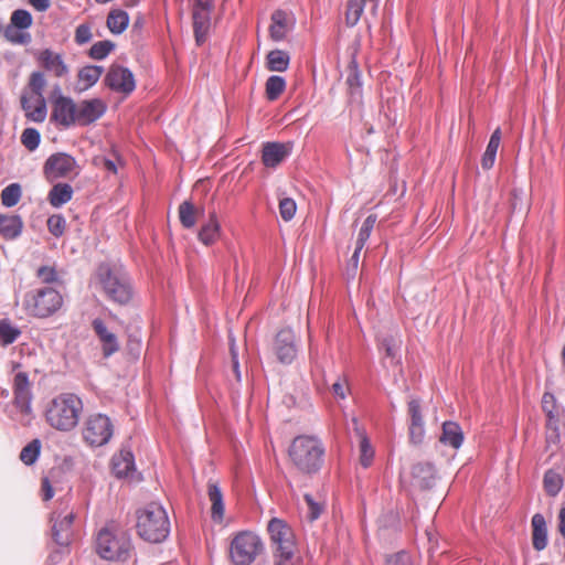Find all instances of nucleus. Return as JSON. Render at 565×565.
Returning <instances> with one entry per match:
<instances>
[{
    "instance_id": "412c9836",
    "label": "nucleus",
    "mask_w": 565,
    "mask_h": 565,
    "mask_svg": "<svg viewBox=\"0 0 565 565\" xmlns=\"http://www.w3.org/2000/svg\"><path fill=\"white\" fill-rule=\"evenodd\" d=\"M40 64L56 77H63L68 73V67L64 63L63 57L58 53H54L50 49L43 50L39 55Z\"/></svg>"
},
{
    "instance_id": "e2e57ef3",
    "label": "nucleus",
    "mask_w": 565,
    "mask_h": 565,
    "mask_svg": "<svg viewBox=\"0 0 565 565\" xmlns=\"http://www.w3.org/2000/svg\"><path fill=\"white\" fill-rule=\"evenodd\" d=\"M425 436V425H409V438L414 444H420Z\"/></svg>"
},
{
    "instance_id": "a211bd4d",
    "label": "nucleus",
    "mask_w": 565,
    "mask_h": 565,
    "mask_svg": "<svg viewBox=\"0 0 565 565\" xmlns=\"http://www.w3.org/2000/svg\"><path fill=\"white\" fill-rule=\"evenodd\" d=\"M291 152V146L281 142H265L263 145L262 161L267 168H276Z\"/></svg>"
},
{
    "instance_id": "58836bf2",
    "label": "nucleus",
    "mask_w": 565,
    "mask_h": 565,
    "mask_svg": "<svg viewBox=\"0 0 565 565\" xmlns=\"http://www.w3.org/2000/svg\"><path fill=\"white\" fill-rule=\"evenodd\" d=\"M366 0H348L345 12V24L353 28L358 24L364 11Z\"/></svg>"
},
{
    "instance_id": "bb28decb",
    "label": "nucleus",
    "mask_w": 565,
    "mask_h": 565,
    "mask_svg": "<svg viewBox=\"0 0 565 565\" xmlns=\"http://www.w3.org/2000/svg\"><path fill=\"white\" fill-rule=\"evenodd\" d=\"M46 85V79L42 72H33L30 76L29 86L32 90L30 96H36L40 99V105L35 109L34 114L35 118L40 117L41 114H45V98L43 96V90Z\"/></svg>"
},
{
    "instance_id": "603ef678",
    "label": "nucleus",
    "mask_w": 565,
    "mask_h": 565,
    "mask_svg": "<svg viewBox=\"0 0 565 565\" xmlns=\"http://www.w3.org/2000/svg\"><path fill=\"white\" fill-rule=\"evenodd\" d=\"M557 422V418L546 419V444L548 449H552L553 446H557L559 443Z\"/></svg>"
},
{
    "instance_id": "f704fd0d",
    "label": "nucleus",
    "mask_w": 565,
    "mask_h": 565,
    "mask_svg": "<svg viewBox=\"0 0 565 565\" xmlns=\"http://www.w3.org/2000/svg\"><path fill=\"white\" fill-rule=\"evenodd\" d=\"M287 13L282 10H277L271 15L270 36L274 41H281L287 33Z\"/></svg>"
},
{
    "instance_id": "6e6d98bb",
    "label": "nucleus",
    "mask_w": 565,
    "mask_h": 565,
    "mask_svg": "<svg viewBox=\"0 0 565 565\" xmlns=\"http://www.w3.org/2000/svg\"><path fill=\"white\" fill-rule=\"evenodd\" d=\"M36 276L44 284H52L58 280L55 268L51 266H41L36 271Z\"/></svg>"
},
{
    "instance_id": "8fccbe9b",
    "label": "nucleus",
    "mask_w": 565,
    "mask_h": 565,
    "mask_svg": "<svg viewBox=\"0 0 565 565\" xmlns=\"http://www.w3.org/2000/svg\"><path fill=\"white\" fill-rule=\"evenodd\" d=\"M3 35L13 44H29L31 42L30 33H23L20 29L10 25L6 28Z\"/></svg>"
},
{
    "instance_id": "a18cd8bd",
    "label": "nucleus",
    "mask_w": 565,
    "mask_h": 565,
    "mask_svg": "<svg viewBox=\"0 0 565 565\" xmlns=\"http://www.w3.org/2000/svg\"><path fill=\"white\" fill-rule=\"evenodd\" d=\"M33 19L31 13L24 9H17L12 12L10 19V26H14L20 30L29 29L32 25Z\"/></svg>"
},
{
    "instance_id": "4468645a",
    "label": "nucleus",
    "mask_w": 565,
    "mask_h": 565,
    "mask_svg": "<svg viewBox=\"0 0 565 565\" xmlns=\"http://www.w3.org/2000/svg\"><path fill=\"white\" fill-rule=\"evenodd\" d=\"M107 110L106 103L100 98L84 99L77 104L76 124L88 126L97 121Z\"/></svg>"
},
{
    "instance_id": "f257e3e1",
    "label": "nucleus",
    "mask_w": 565,
    "mask_h": 565,
    "mask_svg": "<svg viewBox=\"0 0 565 565\" xmlns=\"http://www.w3.org/2000/svg\"><path fill=\"white\" fill-rule=\"evenodd\" d=\"M84 405L79 396L73 393H62L55 396L46 406L45 420L55 430L68 433L79 422Z\"/></svg>"
},
{
    "instance_id": "3c124183",
    "label": "nucleus",
    "mask_w": 565,
    "mask_h": 565,
    "mask_svg": "<svg viewBox=\"0 0 565 565\" xmlns=\"http://www.w3.org/2000/svg\"><path fill=\"white\" fill-rule=\"evenodd\" d=\"M66 221L62 214H53L47 218V230L54 237H61L65 231Z\"/></svg>"
},
{
    "instance_id": "338daca9",
    "label": "nucleus",
    "mask_w": 565,
    "mask_h": 565,
    "mask_svg": "<svg viewBox=\"0 0 565 565\" xmlns=\"http://www.w3.org/2000/svg\"><path fill=\"white\" fill-rule=\"evenodd\" d=\"M42 492H43V500L44 501H49L53 498L54 495V491H53V488L49 481L47 478H44L42 480Z\"/></svg>"
},
{
    "instance_id": "0e129e2a",
    "label": "nucleus",
    "mask_w": 565,
    "mask_h": 565,
    "mask_svg": "<svg viewBox=\"0 0 565 565\" xmlns=\"http://www.w3.org/2000/svg\"><path fill=\"white\" fill-rule=\"evenodd\" d=\"M382 349H384L387 358L395 359L397 356V347L392 338L383 339Z\"/></svg>"
},
{
    "instance_id": "cd10ccee",
    "label": "nucleus",
    "mask_w": 565,
    "mask_h": 565,
    "mask_svg": "<svg viewBox=\"0 0 565 565\" xmlns=\"http://www.w3.org/2000/svg\"><path fill=\"white\" fill-rule=\"evenodd\" d=\"M221 233V226L216 218L215 212H212L210 214V220L202 225L200 232H199V239L204 245H211L213 244L220 236Z\"/></svg>"
},
{
    "instance_id": "473e14b6",
    "label": "nucleus",
    "mask_w": 565,
    "mask_h": 565,
    "mask_svg": "<svg viewBox=\"0 0 565 565\" xmlns=\"http://www.w3.org/2000/svg\"><path fill=\"white\" fill-rule=\"evenodd\" d=\"M266 66L271 72H285L290 63V56L286 51L273 50L266 56Z\"/></svg>"
},
{
    "instance_id": "72a5a7b5",
    "label": "nucleus",
    "mask_w": 565,
    "mask_h": 565,
    "mask_svg": "<svg viewBox=\"0 0 565 565\" xmlns=\"http://www.w3.org/2000/svg\"><path fill=\"white\" fill-rule=\"evenodd\" d=\"M21 335V330L9 318L0 319V344L8 347Z\"/></svg>"
},
{
    "instance_id": "774afa93",
    "label": "nucleus",
    "mask_w": 565,
    "mask_h": 565,
    "mask_svg": "<svg viewBox=\"0 0 565 565\" xmlns=\"http://www.w3.org/2000/svg\"><path fill=\"white\" fill-rule=\"evenodd\" d=\"M351 429L355 433L359 440H361L362 437H367L364 428L360 425L356 417H352L351 419Z\"/></svg>"
},
{
    "instance_id": "ea45409f",
    "label": "nucleus",
    "mask_w": 565,
    "mask_h": 565,
    "mask_svg": "<svg viewBox=\"0 0 565 565\" xmlns=\"http://www.w3.org/2000/svg\"><path fill=\"white\" fill-rule=\"evenodd\" d=\"M286 81L282 76L271 75L267 78L265 84L266 97L268 100H276L285 90Z\"/></svg>"
},
{
    "instance_id": "052dcab7",
    "label": "nucleus",
    "mask_w": 565,
    "mask_h": 565,
    "mask_svg": "<svg viewBox=\"0 0 565 565\" xmlns=\"http://www.w3.org/2000/svg\"><path fill=\"white\" fill-rule=\"evenodd\" d=\"M92 40V31L90 28L86 24H79L75 31V41L77 44L82 45Z\"/></svg>"
},
{
    "instance_id": "393cba45",
    "label": "nucleus",
    "mask_w": 565,
    "mask_h": 565,
    "mask_svg": "<svg viewBox=\"0 0 565 565\" xmlns=\"http://www.w3.org/2000/svg\"><path fill=\"white\" fill-rule=\"evenodd\" d=\"M23 222L19 215H0V234L6 239H14L22 233Z\"/></svg>"
},
{
    "instance_id": "49530a36",
    "label": "nucleus",
    "mask_w": 565,
    "mask_h": 565,
    "mask_svg": "<svg viewBox=\"0 0 565 565\" xmlns=\"http://www.w3.org/2000/svg\"><path fill=\"white\" fill-rule=\"evenodd\" d=\"M376 215L370 214L363 222L359 234L356 238V244H359V248H363L367 239L370 238V235L372 233V230L376 223Z\"/></svg>"
},
{
    "instance_id": "f8f14e48",
    "label": "nucleus",
    "mask_w": 565,
    "mask_h": 565,
    "mask_svg": "<svg viewBox=\"0 0 565 565\" xmlns=\"http://www.w3.org/2000/svg\"><path fill=\"white\" fill-rule=\"evenodd\" d=\"M104 82L111 90L124 93L126 95L132 93L136 88L132 72L129 68L117 64L109 67Z\"/></svg>"
},
{
    "instance_id": "7ed1b4c3",
    "label": "nucleus",
    "mask_w": 565,
    "mask_h": 565,
    "mask_svg": "<svg viewBox=\"0 0 565 565\" xmlns=\"http://www.w3.org/2000/svg\"><path fill=\"white\" fill-rule=\"evenodd\" d=\"M324 447L315 436H298L289 448L294 465L308 475L316 473L323 463Z\"/></svg>"
},
{
    "instance_id": "6ab92c4d",
    "label": "nucleus",
    "mask_w": 565,
    "mask_h": 565,
    "mask_svg": "<svg viewBox=\"0 0 565 565\" xmlns=\"http://www.w3.org/2000/svg\"><path fill=\"white\" fill-rule=\"evenodd\" d=\"M93 329L102 342V351L105 358H109L119 350V343L115 333L108 330L105 322L97 318L93 320Z\"/></svg>"
},
{
    "instance_id": "4c0bfd02",
    "label": "nucleus",
    "mask_w": 565,
    "mask_h": 565,
    "mask_svg": "<svg viewBox=\"0 0 565 565\" xmlns=\"http://www.w3.org/2000/svg\"><path fill=\"white\" fill-rule=\"evenodd\" d=\"M113 471L119 477H127L129 471L134 468V457L131 452L120 454L119 457L115 456L111 460Z\"/></svg>"
},
{
    "instance_id": "c9c22d12",
    "label": "nucleus",
    "mask_w": 565,
    "mask_h": 565,
    "mask_svg": "<svg viewBox=\"0 0 565 565\" xmlns=\"http://www.w3.org/2000/svg\"><path fill=\"white\" fill-rule=\"evenodd\" d=\"M40 105V99L36 96H29L26 94H22L21 96V107L25 113V117L34 122H43L47 115V107L45 106V114H41L40 117L35 118L34 111Z\"/></svg>"
},
{
    "instance_id": "de8ad7c7",
    "label": "nucleus",
    "mask_w": 565,
    "mask_h": 565,
    "mask_svg": "<svg viewBox=\"0 0 565 565\" xmlns=\"http://www.w3.org/2000/svg\"><path fill=\"white\" fill-rule=\"evenodd\" d=\"M359 450L361 466L364 468L370 467L374 457V449L367 437H362V439L359 440Z\"/></svg>"
},
{
    "instance_id": "2eb2a0df",
    "label": "nucleus",
    "mask_w": 565,
    "mask_h": 565,
    "mask_svg": "<svg viewBox=\"0 0 565 565\" xmlns=\"http://www.w3.org/2000/svg\"><path fill=\"white\" fill-rule=\"evenodd\" d=\"M52 537L54 542L60 546H67L72 539V524L74 521L73 512L65 514L61 512L52 513Z\"/></svg>"
},
{
    "instance_id": "2f4dec72",
    "label": "nucleus",
    "mask_w": 565,
    "mask_h": 565,
    "mask_svg": "<svg viewBox=\"0 0 565 565\" xmlns=\"http://www.w3.org/2000/svg\"><path fill=\"white\" fill-rule=\"evenodd\" d=\"M73 189L67 183H57L53 185L49 193V201L52 206L61 207L72 200Z\"/></svg>"
},
{
    "instance_id": "dca6fc26",
    "label": "nucleus",
    "mask_w": 565,
    "mask_h": 565,
    "mask_svg": "<svg viewBox=\"0 0 565 565\" xmlns=\"http://www.w3.org/2000/svg\"><path fill=\"white\" fill-rule=\"evenodd\" d=\"M277 359L284 364H290L297 355L296 337L291 329H281L274 345Z\"/></svg>"
},
{
    "instance_id": "ddd939ff",
    "label": "nucleus",
    "mask_w": 565,
    "mask_h": 565,
    "mask_svg": "<svg viewBox=\"0 0 565 565\" xmlns=\"http://www.w3.org/2000/svg\"><path fill=\"white\" fill-rule=\"evenodd\" d=\"M76 113L77 104L71 97L58 95L53 102L51 118L64 128H70L76 124Z\"/></svg>"
},
{
    "instance_id": "79ce46f5",
    "label": "nucleus",
    "mask_w": 565,
    "mask_h": 565,
    "mask_svg": "<svg viewBox=\"0 0 565 565\" xmlns=\"http://www.w3.org/2000/svg\"><path fill=\"white\" fill-rule=\"evenodd\" d=\"M41 452V441L40 439H33L28 445H25L21 452H20V459L23 463L26 466L33 465Z\"/></svg>"
},
{
    "instance_id": "f03ea898",
    "label": "nucleus",
    "mask_w": 565,
    "mask_h": 565,
    "mask_svg": "<svg viewBox=\"0 0 565 565\" xmlns=\"http://www.w3.org/2000/svg\"><path fill=\"white\" fill-rule=\"evenodd\" d=\"M137 533L149 543H161L170 533L167 511L157 502H151L137 511Z\"/></svg>"
},
{
    "instance_id": "0eeeda50",
    "label": "nucleus",
    "mask_w": 565,
    "mask_h": 565,
    "mask_svg": "<svg viewBox=\"0 0 565 565\" xmlns=\"http://www.w3.org/2000/svg\"><path fill=\"white\" fill-rule=\"evenodd\" d=\"M263 550L264 544L257 534L242 531L231 542L230 556L235 565H250Z\"/></svg>"
},
{
    "instance_id": "c756f323",
    "label": "nucleus",
    "mask_w": 565,
    "mask_h": 565,
    "mask_svg": "<svg viewBox=\"0 0 565 565\" xmlns=\"http://www.w3.org/2000/svg\"><path fill=\"white\" fill-rule=\"evenodd\" d=\"M500 141H501V131H500V128H497L492 132L490 140L488 142V146L486 148V151L481 159V166L484 170H489L493 167L495 157H497V151L500 146Z\"/></svg>"
},
{
    "instance_id": "423d86ee",
    "label": "nucleus",
    "mask_w": 565,
    "mask_h": 565,
    "mask_svg": "<svg viewBox=\"0 0 565 565\" xmlns=\"http://www.w3.org/2000/svg\"><path fill=\"white\" fill-rule=\"evenodd\" d=\"M63 303L61 294L52 287H43L29 291L24 296L28 312L38 318H46L55 313Z\"/></svg>"
},
{
    "instance_id": "9d476101",
    "label": "nucleus",
    "mask_w": 565,
    "mask_h": 565,
    "mask_svg": "<svg viewBox=\"0 0 565 565\" xmlns=\"http://www.w3.org/2000/svg\"><path fill=\"white\" fill-rule=\"evenodd\" d=\"M13 404L18 413L23 417H31L33 394L26 372H17L12 383Z\"/></svg>"
},
{
    "instance_id": "f3484780",
    "label": "nucleus",
    "mask_w": 565,
    "mask_h": 565,
    "mask_svg": "<svg viewBox=\"0 0 565 565\" xmlns=\"http://www.w3.org/2000/svg\"><path fill=\"white\" fill-rule=\"evenodd\" d=\"M345 84L350 103L361 105L363 99V81L355 56H352L348 65Z\"/></svg>"
},
{
    "instance_id": "e433bc0d",
    "label": "nucleus",
    "mask_w": 565,
    "mask_h": 565,
    "mask_svg": "<svg viewBox=\"0 0 565 565\" xmlns=\"http://www.w3.org/2000/svg\"><path fill=\"white\" fill-rule=\"evenodd\" d=\"M544 489L548 495L555 497L561 491L564 479L561 472L555 469H548L544 475Z\"/></svg>"
},
{
    "instance_id": "7c9ffc66",
    "label": "nucleus",
    "mask_w": 565,
    "mask_h": 565,
    "mask_svg": "<svg viewBox=\"0 0 565 565\" xmlns=\"http://www.w3.org/2000/svg\"><path fill=\"white\" fill-rule=\"evenodd\" d=\"M129 25V15L120 9L111 10L107 17V26L113 34H121Z\"/></svg>"
},
{
    "instance_id": "69168bd1",
    "label": "nucleus",
    "mask_w": 565,
    "mask_h": 565,
    "mask_svg": "<svg viewBox=\"0 0 565 565\" xmlns=\"http://www.w3.org/2000/svg\"><path fill=\"white\" fill-rule=\"evenodd\" d=\"M231 356H232V367L235 373V377L237 381H241V370H239V362H238V352L235 347L234 340L231 341Z\"/></svg>"
},
{
    "instance_id": "aec40b11",
    "label": "nucleus",
    "mask_w": 565,
    "mask_h": 565,
    "mask_svg": "<svg viewBox=\"0 0 565 565\" xmlns=\"http://www.w3.org/2000/svg\"><path fill=\"white\" fill-rule=\"evenodd\" d=\"M211 11L212 10L193 8V32L196 45L199 46L206 41L211 26Z\"/></svg>"
},
{
    "instance_id": "680f3d73",
    "label": "nucleus",
    "mask_w": 565,
    "mask_h": 565,
    "mask_svg": "<svg viewBox=\"0 0 565 565\" xmlns=\"http://www.w3.org/2000/svg\"><path fill=\"white\" fill-rule=\"evenodd\" d=\"M332 394L334 397L344 399L348 393V384L347 380L342 377H338V380L331 386Z\"/></svg>"
},
{
    "instance_id": "39448f33",
    "label": "nucleus",
    "mask_w": 565,
    "mask_h": 565,
    "mask_svg": "<svg viewBox=\"0 0 565 565\" xmlns=\"http://www.w3.org/2000/svg\"><path fill=\"white\" fill-rule=\"evenodd\" d=\"M98 276L109 299L119 305H125L131 299V286L126 273L108 265H102L98 268Z\"/></svg>"
},
{
    "instance_id": "20e7f679",
    "label": "nucleus",
    "mask_w": 565,
    "mask_h": 565,
    "mask_svg": "<svg viewBox=\"0 0 565 565\" xmlns=\"http://www.w3.org/2000/svg\"><path fill=\"white\" fill-rule=\"evenodd\" d=\"M95 548L103 559L125 562L132 552L130 534L120 529L104 527L97 534Z\"/></svg>"
},
{
    "instance_id": "4d7b16f0",
    "label": "nucleus",
    "mask_w": 565,
    "mask_h": 565,
    "mask_svg": "<svg viewBox=\"0 0 565 565\" xmlns=\"http://www.w3.org/2000/svg\"><path fill=\"white\" fill-rule=\"evenodd\" d=\"M305 500L308 504L307 518L309 521L313 522L320 516L322 512V507L318 502H316L310 494H305Z\"/></svg>"
},
{
    "instance_id": "13d9d810",
    "label": "nucleus",
    "mask_w": 565,
    "mask_h": 565,
    "mask_svg": "<svg viewBox=\"0 0 565 565\" xmlns=\"http://www.w3.org/2000/svg\"><path fill=\"white\" fill-rule=\"evenodd\" d=\"M542 407L544 413L546 414L547 419L556 418L554 415V411L556 408V399L553 394L545 393L543 395Z\"/></svg>"
},
{
    "instance_id": "5701e85b",
    "label": "nucleus",
    "mask_w": 565,
    "mask_h": 565,
    "mask_svg": "<svg viewBox=\"0 0 565 565\" xmlns=\"http://www.w3.org/2000/svg\"><path fill=\"white\" fill-rule=\"evenodd\" d=\"M463 431L458 423L447 420L443 424L441 435L439 441L445 446H450L454 449H459L463 443Z\"/></svg>"
},
{
    "instance_id": "4be33fe9",
    "label": "nucleus",
    "mask_w": 565,
    "mask_h": 565,
    "mask_svg": "<svg viewBox=\"0 0 565 565\" xmlns=\"http://www.w3.org/2000/svg\"><path fill=\"white\" fill-rule=\"evenodd\" d=\"M412 476L422 489H430L435 484L436 470L431 462H417L412 468Z\"/></svg>"
},
{
    "instance_id": "c03bdc74",
    "label": "nucleus",
    "mask_w": 565,
    "mask_h": 565,
    "mask_svg": "<svg viewBox=\"0 0 565 565\" xmlns=\"http://www.w3.org/2000/svg\"><path fill=\"white\" fill-rule=\"evenodd\" d=\"M179 218L185 228H192L195 225V207L190 201H184L180 204Z\"/></svg>"
},
{
    "instance_id": "9b49d317",
    "label": "nucleus",
    "mask_w": 565,
    "mask_h": 565,
    "mask_svg": "<svg viewBox=\"0 0 565 565\" xmlns=\"http://www.w3.org/2000/svg\"><path fill=\"white\" fill-rule=\"evenodd\" d=\"M76 160L65 153L57 152L50 156L44 163V173L49 180L66 178L76 172Z\"/></svg>"
},
{
    "instance_id": "b1692460",
    "label": "nucleus",
    "mask_w": 565,
    "mask_h": 565,
    "mask_svg": "<svg viewBox=\"0 0 565 565\" xmlns=\"http://www.w3.org/2000/svg\"><path fill=\"white\" fill-rule=\"evenodd\" d=\"M207 495L212 503L211 518L214 522H222L224 518V501L223 493L217 483L209 481L207 483Z\"/></svg>"
},
{
    "instance_id": "6e6552de",
    "label": "nucleus",
    "mask_w": 565,
    "mask_h": 565,
    "mask_svg": "<svg viewBox=\"0 0 565 565\" xmlns=\"http://www.w3.org/2000/svg\"><path fill=\"white\" fill-rule=\"evenodd\" d=\"M114 435L111 419L102 413L89 414L82 428V438L90 447H102L109 443Z\"/></svg>"
},
{
    "instance_id": "a878e982",
    "label": "nucleus",
    "mask_w": 565,
    "mask_h": 565,
    "mask_svg": "<svg viewBox=\"0 0 565 565\" xmlns=\"http://www.w3.org/2000/svg\"><path fill=\"white\" fill-rule=\"evenodd\" d=\"M532 542L536 551H542L547 545V526L544 516L541 513H535L532 518Z\"/></svg>"
},
{
    "instance_id": "37998d69",
    "label": "nucleus",
    "mask_w": 565,
    "mask_h": 565,
    "mask_svg": "<svg viewBox=\"0 0 565 565\" xmlns=\"http://www.w3.org/2000/svg\"><path fill=\"white\" fill-rule=\"evenodd\" d=\"M115 47V43L109 40L98 41L90 46L88 55L93 60L102 61L106 58Z\"/></svg>"
},
{
    "instance_id": "864d4df0",
    "label": "nucleus",
    "mask_w": 565,
    "mask_h": 565,
    "mask_svg": "<svg viewBox=\"0 0 565 565\" xmlns=\"http://www.w3.org/2000/svg\"><path fill=\"white\" fill-rule=\"evenodd\" d=\"M297 211L296 202L290 198H284L279 201V213L284 221L292 220Z\"/></svg>"
},
{
    "instance_id": "5fc2aeb1",
    "label": "nucleus",
    "mask_w": 565,
    "mask_h": 565,
    "mask_svg": "<svg viewBox=\"0 0 565 565\" xmlns=\"http://www.w3.org/2000/svg\"><path fill=\"white\" fill-rule=\"evenodd\" d=\"M408 414L411 417L409 425H425L419 399L412 398L408 402Z\"/></svg>"
},
{
    "instance_id": "a19ab883",
    "label": "nucleus",
    "mask_w": 565,
    "mask_h": 565,
    "mask_svg": "<svg viewBox=\"0 0 565 565\" xmlns=\"http://www.w3.org/2000/svg\"><path fill=\"white\" fill-rule=\"evenodd\" d=\"M22 195V189L19 183H11L1 191V203L6 207L15 206Z\"/></svg>"
},
{
    "instance_id": "1a4fd4ad",
    "label": "nucleus",
    "mask_w": 565,
    "mask_h": 565,
    "mask_svg": "<svg viewBox=\"0 0 565 565\" xmlns=\"http://www.w3.org/2000/svg\"><path fill=\"white\" fill-rule=\"evenodd\" d=\"M273 544L276 545L277 561L291 562L295 553V543L291 529L278 518H273L267 525Z\"/></svg>"
},
{
    "instance_id": "09e8293b",
    "label": "nucleus",
    "mask_w": 565,
    "mask_h": 565,
    "mask_svg": "<svg viewBox=\"0 0 565 565\" xmlns=\"http://www.w3.org/2000/svg\"><path fill=\"white\" fill-rule=\"evenodd\" d=\"M41 141L40 131L35 128H25L21 135L22 145L29 150L34 151Z\"/></svg>"
},
{
    "instance_id": "c85d7f7f",
    "label": "nucleus",
    "mask_w": 565,
    "mask_h": 565,
    "mask_svg": "<svg viewBox=\"0 0 565 565\" xmlns=\"http://www.w3.org/2000/svg\"><path fill=\"white\" fill-rule=\"evenodd\" d=\"M103 72L104 67L99 65H87L82 67L78 72V82L84 85L78 87V90L84 92L94 86L100 78Z\"/></svg>"
},
{
    "instance_id": "bf43d9fd",
    "label": "nucleus",
    "mask_w": 565,
    "mask_h": 565,
    "mask_svg": "<svg viewBox=\"0 0 565 565\" xmlns=\"http://www.w3.org/2000/svg\"><path fill=\"white\" fill-rule=\"evenodd\" d=\"M386 565H412L411 556L405 551L397 552L386 558Z\"/></svg>"
}]
</instances>
